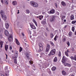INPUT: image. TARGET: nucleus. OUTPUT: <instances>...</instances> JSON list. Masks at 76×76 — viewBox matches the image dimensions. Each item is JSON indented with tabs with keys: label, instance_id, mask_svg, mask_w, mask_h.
Masks as SVG:
<instances>
[{
	"label": "nucleus",
	"instance_id": "nucleus-20",
	"mask_svg": "<svg viewBox=\"0 0 76 76\" xmlns=\"http://www.w3.org/2000/svg\"><path fill=\"white\" fill-rule=\"evenodd\" d=\"M62 4L63 5V6H66V3L63 1L62 2Z\"/></svg>",
	"mask_w": 76,
	"mask_h": 76
},
{
	"label": "nucleus",
	"instance_id": "nucleus-56",
	"mask_svg": "<svg viewBox=\"0 0 76 76\" xmlns=\"http://www.w3.org/2000/svg\"><path fill=\"white\" fill-rule=\"evenodd\" d=\"M67 26L66 25V26H65L64 27V28H67Z\"/></svg>",
	"mask_w": 76,
	"mask_h": 76
},
{
	"label": "nucleus",
	"instance_id": "nucleus-50",
	"mask_svg": "<svg viewBox=\"0 0 76 76\" xmlns=\"http://www.w3.org/2000/svg\"><path fill=\"white\" fill-rule=\"evenodd\" d=\"M66 52H67V53H70V51H69V49H67Z\"/></svg>",
	"mask_w": 76,
	"mask_h": 76
},
{
	"label": "nucleus",
	"instance_id": "nucleus-53",
	"mask_svg": "<svg viewBox=\"0 0 76 76\" xmlns=\"http://www.w3.org/2000/svg\"><path fill=\"white\" fill-rule=\"evenodd\" d=\"M39 17H40V18H43V16H39Z\"/></svg>",
	"mask_w": 76,
	"mask_h": 76
},
{
	"label": "nucleus",
	"instance_id": "nucleus-47",
	"mask_svg": "<svg viewBox=\"0 0 76 76\" xmlns=\"http://www.w3.org/2000/svg\"><path fill=\"white\" fill-rule=\"evenodd\" d=\"M2 28H1V27H0V33L1 32V31H2Z\"/></svg>",
	"mask_w": 76,
	"mask_h": 76
},
{
	"label": "nucleus",
	"instance_id": "nucleus-16",
	"mask_svg": "<svg viewBox=\"0 0 76 76\" xmlns=\"http://www.w3.org/2000/svg\"><path fill=\"white\" fill-rule=\"evenodd\" d=\"M62 39L63 42H65L66 41V37L64 36H63L62 37Z\"/></svg>",
	"mask_w": 76,
	"mask_h": 76
},
{
	"label": "nucleus",
	"instance_id": "nucleus-37",
	"mask_svg": "<svg viewBox=\"0 0 76 76\" xmlns=\"http://www.w3.org/2000/svg\"><path fill=\"white\" fill-rule=\"evenodd\" d=\"M50 43L51 44V45H53V46H54V44L53 42L50 41Z\"/></svg>",
	"mask_w": 76,
	"mask_h": 76
},
{
	"label": "nucleus",
	"instance_id": "nucleus-51",
	"mask_svg": "<svg viewBox=\"0 0 76 76\" xmlns=\"http://www.w3.org/2000/svg\"><path fill=\"white\" fill-rule=\"evenodd\" d=\"M21 34L22 35L23 37H24V36H25V34L23 33H22Z\"/></svg>",
	"mask_w": 76,
	"mask_h": 76
},
{
	"label": "nucleus",
	"instance_id": "nucleus-46",
	"mask_svg": "<svg viewBox=\"0 0 76 76\" xmlns=\"http://www.w3.org/2000/svg\"><path fill=\"white\" fill-rule=\"evenodd\" d=\"M70 58L72 60H74V57L73 56H71L70 57Z\"/></svg>",
	"mask_w": 76,
	"mask_h": 76
},
{
	"label": "nucleus",
	"instance_id": "nucleus-10",
	"mask_svg": "<svg viewBox=\"0 0 76 76\" xmlns=\"http://www.w3.org/2000/svg\"><path fill=\"white\" fill-rule=\"evenodd\" d=\"M30 26L32 29H36V27L35 26L34 24L33 23H30Z\"/></svg>",
	"mask_w": 76,
	"mask_h": 76
},
{
	"label": "nucleus",
	"instance_id": "nucleus-11",
	"mask_svg": "<svg viewBox=\"0 0 76 76\" xmlns=\"http://www.w3.org/2000/svg\"><path fill=\"white\" fill-rule=\"evenodd\" d=\"M5 34L6 36H9V32L7 30H5Z\"/></svg>",
	"mask_w": 76,
	"mask_h": 76
},
{
	"label": "nucleus",
	"instance_id": "nucleus-19",
	"mask_svg": "<svg viewBox=\"0 0 76 76\" xmlns=\"http://www.w3.org/2000/svg\"><path fill=\"white\" fill-rule=\"evenodd\" d=\"M26 56L28 59V60L29 59V55L28 54V53H26Z\"/></svg>",
	"mask_w": 76,
	"mask_h": 76
},
{
	"label": "nucleus",
	"instance_id": "nucleus-23",
	"mask_svg": "<svg viewBox=\"0 0 76 76\" xmlns=\"http://www.w3.org/2000/svg\"><path fill=\"white\" fill-rule=\"evenodd\" d=\"M41 23L43 25H45V24H46V21H43L41 22Z\"/></svg>",
	"mask_w": 76,
	"mask_h": 76
},
{
	"label": "nucleus",
	"instance_id": "nucleus-7",
	"mask_svg": "<svg viewBox=\"0 0 76 76\" xmlns=\"http://www.w3.org/2000/svg\"><path fill=\"white\" fill-rule=\"evenodd\" d=\"M8 40L10 42H12L13 41V37H12V34H10L9 38L8 39Z\"/></svg>",
	"mask_w": 76,
	"mask_h": 76
},
{
	"label": "nucleus",
	"instance_id": "nucleus-54",
	"mask_svg": "<svg viewBox=\"0 0 76 76\" xmlns=\"http://www.w3.org/2000/svg\"><path fill=\"white\" fill-rule=\"evenodd\" d=\"M1 2L2 3H3V0H1Z\"/></svg>",
	"mask_w": 76,
	"mask_h": 76
},
{
	"label": "nucleus",
	"instance_id": "nucleus-35",
	"mask_svg": "<svg viewBox=\"0 0 76 76\" xmlns=\"http://www.w3.org/2000/svg\"><path fill=\"white\" fill-rule=\"evenodd\" d=\"M25 45L26 48H27V47H28V46H29V45H28V44H27L26 43H25Z\"/></svg>",
	"mask_w": 76,
	"mask_h": 76
},
{
	"label": "nucleus",
	"instance_id": "nucleus-59",
	"mask_svg": "<svg viewBox=\"0 0 76 76\" xmlns=\"http://www.w3.org/2000/svg\"><path fill=\"white\" fill-rule=\"evenodd\" d=\"M19 10H18V12H17V14H19Z\"/></svg>",
	"mask_w": 76,
	"mask_h": 76
},
{
	"label": "nucleus",
	"instance_id": "nucleus-60",
	"mask_svg": "<svg viewBox=\"0 0 76 76\" xmlns=\"http://www.w3.org/2000/svg\"><path fill=\"white\" fill-rule=\"evenodd\" d=\"M45 34L46 35V37H47V33H45Z\"/></svg>",
	"mask_w": 76,
	"mask_h": 76
},
{
	"label": "nucleus",
	"instance_id": "nucleus-31",
	"mask_svg": "<svg viewBox=\"0 0 76 76\" xmlns=\"http://www.w3.org/2000/svg\"><path fill=\"white\" fill-rule=\"evenodd\" d=\"M29 63L30 64H33V61H32V60H31L29 61Z\"/></svg>",
	"mask_w": 76,
	"mask_h": 76
},
{
	"label": "nucleus",
	"instance_id": "nucleus-36",
	"mask_svg": "<svg viewBox=\"0 0 76 76\" xmlns=\"http://www.w3.org/2000/svg\"><path fill=\"white\" fill-rule=\"evenodd\" d=\"M22 51V48L21 47H20L19 51L20 52H21Z\"/></svg>",
	"mask_w": 76,
	"mask_h": 76
},
{
	"label": "nucleus",
	"instance_id": "nucleus-52",
	"mask_svg": "<svg viewBox=\"0 0 76 76\" xmlns=\"http://www.w3.org/2000/svg\"><path fill=\"white\" fill-rule=\"evenodd\" d=\"M12 46H10V50H12Z\"/></svg>",
	"mask_w": 76,
	"mask_h": 76
},
{
	"label": "nucleus",
	"instance_id": "nucleus-13",
	"mask_svg": "<svg viewBox=\"0 0 76 76\" xmlns=\"http://www.w3.org/2000/svg\"><path fill=\"white\" fill-rule=\"evenodd\" d=\"M5 27L7 29L9 28V24L7 23H6L5 24Z\"/></svg>",
	"mask_w": 76,
	"mask_h": 76
},
{
	"label": "nucleus",
	"instance_id": "nucleus-14",
	"mask_svg": "<svg viewBox=\"0 0 76 76\" xmlns=\"http://www.w3.org/2000/svg\"><path fill=\"white\" fill-rule=\"evenodd\" d=\"M15 39L16 41V42L17 44V45H20V43H19V41H18V39Z\"/></svg>",
	"mask_w": 76,
	"mask_h": 76
},
{
	"label": "nucleus",
	"instance_id": "nucleus-32",
	"mask_svg": "<svg viewBox=\"0 0 76 76\" xmlns=\"http://www.w3.org/2000/svg\"><path fill=\"white\" fill-rule=\"evenodd\" d=\"M66 43L67 45H68V47H69L70 46V42H67Z\"/></svg>",
	"mask_w": 76,
	"mask_h": 76
},
{
	"label": "nucleus",
	"instance_id": "nucleus-5",
	"mask_svg": "<svg viewBox=\"0 0 76 76\" xmlns=\"http://www.w3.org/2000/svg\"><path fill=\"white\" fill-rule=\"evenodd\" d=\"M31 4L34 6V7H37L38 6V4L37 3L35 2L34 1H31L30 3Z\"/></svg>",
	"mask_w": 76,
	"mask_h": 76
},
{
	"label": "nucleus",
	"instance_id": "nucleus-21",
	"mask_svg": "<svg viewBox=\"0 0 76 76\" xmlns=\"http://www.w3.org/2000/svg\"><path fill=\"white\" fill-rule=\"evenodd\" d=\"M62 75L64 76H65L66 75V72L64 71H62Z\"/></svg>",
	"mask_w": 76,
	"mask_h": 76
},
{
	"label": "nucleus",
	"instance_id": "nucleus-41",
	"mask_svg": "<svg viewBox=\"0 0 76 76\" xmlns=\"http://www.w3.org/2000/svg\"><path fill=\"white\" fill-rule=\"evenodd\" d=\"M61 52H60V51H59L58 54L59 57H60V56H61Z\"/></svg>",
	"mask_w": 76,
	"mask_h": 76
},
{
	"label": "nucleus",
	"instance_id": "nucleus-4",
	"mask_svg": "<svg viewBox=\"0 0 76 76\" xmlns=\"http://www.w3.org/2000/svg\"><path fill=\"white\" fill-rule=\"evenodd\" d=\"M50 45L49 44H48L47 45L46 48L45 50V53L46 54H48V52H49V50H50Z\"/></svg>",
	"mask_w": 76,
	"mask_h": 76
},
{
	"label": "nucleus",
	"instance_id": "nucleus-9",
	"mask_svg": "<svg viewBox=\"0 0 76 76\" xmlns=\"http://www.w3.org/2000/svg\"><path fill=\"white\" fill-rule=\"evenodd\" d=\"M7 69H8V67L6 66L5 68V72H6V76L7 75V74L9 73V70H7Z\"/></svg>",
	"mask_w": 76,
	"mask_h": 76
},
{
	"label": "nucleus",
	"instance_id": "nucleus-38",
	"mask_svg": "<svg viewBox=\"0 0 76 76\" xmlns=\"http://www.w3.org/2000/svg\"><path fill=\"white\" fill-rule=\"evenodd\" d=\"M72 30L73 32H74L75 31V27H73L72 28Z\"/></svg>",
	"mask_w": 76,
	"mask_h": 76
},
{
	"label": "nucleus",
	"instance_id": "nucleus-34",
	"mask_svg": "<svg viewBox=\"0 0 76 76\" xmlns=\"http://www.w3.org/2000/svg\"><path fill=\"white\" fill-rule=\"evenodd\" d=\"M76 22V21H72L71 23L72 24H75V23Z\"/></svg>",
	"mask_w": 76,
	"mask_h": 76
},
{
	"label": "nucleus",
	"instance_id": "nucleus-48",
	"mask_svg": "<svg viewBox=\"0 0 76 76\" xmlns=\"http://www.w3.org/2000/svg\"><path fill=\"white\" fill-rule=\"evenodd\" d=\"M42 14H43V15H45V14H46V13H45V12H42Z\"/></svg>",
	"mask_w": 76,
	"mask_h": 76
},
{
	"label": "nucleus",
	"instance_id": "nucleus-64",
	"mask_svg": "<svg viewBox=\"0 0 76 76\" xmlns=\"http://www.w3.org/2000/svg\"><path fill=\"white\" fill-rule=\"evenodd\" d=\"M70 76H74V75H71Z\"/></svg>",
	"mask_w": 76,
	"mask_h": 76
},
{
	"label": "nucleus",
	"instance_id": "nucleus-6",
	"mask_svg": "<svg viewBox=\"0 0 76 76\" xmlns=\"http://www.w3.org/2000/svg\"><path fill=\"white\" fill-rule=\"evenodd\" d=\"M56 53V49H54L50 51V53L48 54L49 56H51V55H54Z\"/></svg>",
	"mask_w": 76,
	"mask_h": 76
},
{
	"label": "nucleus",
	"instance_id": "nucleus-40",
	"mask_svg": "<svg viewBox=\"0 0 76 76\" xmlns=\"http://www.w3.org/2000/svg\"><path fill=\"white\" fill-rule=\"evenodd\" d=\"M53 33H51L50 34V37H51V38H53Z\"/></svg>",
	"mask_w": 76,
	"mask_h": 76
},
{
	"label": "nucleus",
	"instance_id": "nucleus-57",
	"mask_svg": "<svg viewBox=\"0 0 76 76\" xmlns=\"http://www.w3.org/2000/svg\"><path fill=\"white\" fill-rule=\"evenodd\" d=\"M1 76H5L4 75H3V74H1Z\"/></svg>",
	"mask_w": 76,
	"mask_h": 76
},
{
	"label": "nucleus",
	"instance_id": "nucleus-26",
	"mask_svg": "<svg viewBox=\"0 0 76 76\" xmlns=\"http://www.w3.org/2000/svg\"><path fill=\"white\" fill-rule=\"evenodd\" d=\"M52 70L53 71H55V70H56V67H53L52 68Z\"/></svg>",
	"mask_w": 76,
	"mask_h": 76
},
{
	"label": "nucleus",
	"instance_id": "nucleus-58",
	"mask_svg": "<svg viewBox=\"0 0 76 76\" xmlns=\"http://www.w3.org/2000/svg\"><path fill=\"white\" fill-rule=\"evenodd\" d=\"M39 19H40V20H41V19H42V18H41L40 17H39Z\"/></svg>",
	"mask_w": 76,
	"mask_h": 76
},
{
	"label": "nucleus",
	"instance_id": "nucleus-33",
	"mask_svg": "<svg viewBox=\"0 0 76 76\" xmlns=\"http://www.w3.org/2000/svg\"><path fill=\"white\" fill-rule=\"evenodd\" d=\"M15 54H17L16 56H17V57H18V52L17 51H15Z\"/></svg>",
	"mask_w": 76,
	"mask_h": 76
},
{
	"label": "nucleus",
	"instance_id": "nucleus-39",
	"mask_svg": "<svg viewBox=\"0 0 76 76\" xmlns=\"http://www.w3.org/2000/svg\"><path fill=\"white\" fill-rule=\"evenodd\" d=\"M69 36H72V32H69Z\"/></svg>",
	"mask_w": 76,
	"mask_h": 76
},
{
	"label": "nucleus",
	"instance_id": "nucleus-55",
	"mask_svg": "<svg viewBox=\"0 0 76 76\" xmlns=\"http://www.w3.org/2000/svg\"><path fill=\"white\" fill-rule=\"evenodd\" d=\"M5 54L6 55V59H7V55L6 54Z\"/></svg>",
	"mask_w": 76,
	"mask_h": 76
},
{
	"label": "nucleus",
	"instance_id": "nucleus-49",
	"mask_svg": "<svg viewBox=\"0 0 76 76\" xmlns=\"http://www.w3.org/2000/svg\"><path fill=\"white\" fill-rule=\"evenodd\" d=\"M55 6H56V8H57V3H55Z\"/></svg>",
	"mask_w": 76,
	"mask_h": 76
},
{
	"label": "nucleus",
	"instance_id": "nucleus-8",
	"mask_svg": "<svg viewBox=\"0 0 76 76\" xmlns=\"http://www.w3.org/2000/svg\"><path fill=\"white\" fill-rule=\"evenodd\" d=\"M50 20L51 22H53L54 21V20H55V17L54 16L52 15L51 16H50Z\"/></svg>",
	"mask_w": 76,
	"mask_h": 76
},
{
	"label": "nucleus",
	"instance_id": "nucleus-22",
	"mask_svg": "<svg viewBox=\"0 0 76 76\" xmlns=\"http://www.w3.org/2000/svg\"><path fill=\"white\" fill-rule=\"evenodd\" d=\"M5 48L6 51H7V49H8V45H6L5 46Z\"/></svg>",
	"mask_w": 76,
	"mask_h": 76
},
{
	"label": "nucleus",
	"instance_id": "nucleus-18",
	"mask_svg": "<svg viewBox=\"0 0 76 76\" xmlns=\"http://www.w3.org/2000/svg\"><path fill=\"white\" fill-rule=\"evenodd\" d=\"M0 44L1 45V48H3V42L1 41L0 42Z\"/></svg>",
	"mask_w": 76,
	"mask_h": 76
},
{
	"label": "nucleus",
	"instance_id": "nucleus-28",
	"mask_svg": "<svg viewBox=\"0 0 76 76\" xmlns=\"http://www.w3.org/2000/svg\"><path fill=\"white\" fill-rule=\"evenodd\" d=\"M4 2L5 4H9V2H8V1H7V0L4 1Z\"/></svg>",
	"mask_w": 76,
	"mask_h": 76
},
{
	"label": "nucleus",
	"instance_id": "nucleus-30",
	"mask_svg": "<svg viewBox=\"0 0 76 76\" xmlns=\"http://www.w3.org/2000/svg\"><path fill=\"white\" fill-rule=\"evenodd\" d=\"M65 54L67 57H69V54H68V52H65Z\"/></svg>",
	"mask_w": 76,
	"mask_h": 76
},
{
	"label": "nucleus",
	"instance_id": "nucleus-24",
	"mask_svg": "<svg viewBox=\"0 0 76 76\" xmlns=\"http://www.w3.org/2000/svg\"><path fill=\"white\" fill-rule=\"evenodd\" d=\"M26 13L27 14H29V13H30V11L29 10H26Z\"/></svg>",
	"mask_w": 76,
	"mask_h": 76
},
{
	"label": "nucleus",
	"instance_id": "nucleus-17",
	"mask_svg": "<svg viewBox=\"0 0 76 76\" xmlns=\"http://www.w3.org/2000/svg\"><path fill=\"white\" fill-rule=\"evenodd\" d=\"M70 18V20H74V19H75V18L74 17V15H72L71 16Z\"/></svg>",
	"mask_w": 76,
	"mask_h": 76
},
{
	"label": "nucleus",
	"instance_id": "nucleus-25",
	"mask_svg": "<svg viewBox=\"0 0 76 76\" xmlns=\"http://www.w3.org/2000/svg\"><path fill=\"white\" fill-rule=\"evenodd\" d=\"M50 13H54V10H52L51 11H50Z\"/></svg>",
	"mask_w": 76,
	"mask_h": 76
},
{
	"label": "nucleus",
	"instance_id": "nucleus-45",
	"mask_svg": "<svg viewBox=\"0 0 76 76\" xmlns=\"http://www.w3.org/2000/svg\"><path fill=\"white\" fill-rule=\"evenodd\" d=\"M14 63L15 64H16V63H17V61H16V59H15V60H14Z\"/></svg>",
	"mask_w": 76,
	"mask_h": 76
},
{
	"label": "nucleus",
	"instance_id": "nucleus-27",
	"mask_svg": "<svg viewBox=\"0 0 76 76\" xmlns=\"http://www.w3.org/2000/svg\"><path fill=\"white\" fill-rule=\"evenodd\" d=\"M33 22L36 25V26H37V22H36V21H35V20H33Z\"/></svg>",
	"mask_w": 76,
	"mask_h": 76
},
{
	"label": "nucleus",
	"instance_id": "nucleus-62",
	"mask_svg": "<svg viewBox=\"0 0 76 76\" xmlns=\"http://www.w3.org/2000/svg\"><path fill=\"white\" fill-rule=\"evenodd\" d=\"M30 67L29 66H27V67L28 68H29Z\"/></svg>",
	"mask_w": 76,
	"mask_h": 76
},
{
	"label": "nucleus",
	"instance_id": "nucleus-43",
	"mask_svg": "<svg viewBox=\"0 0 76 76\" xmlns=\"http://www.w3.org/2000/svg\"><path fill=\"white\" fill-rule=\"evenodd\" d=\"M74 60H75L76 61V55H75L74 56Z\"/></svg>",
	"mask_w": 76,
	"mask_h": 76
},
{
	"label": "nucleus",
	"instance_id": "nucleus-12",
	"mask_svg": "<svg viewBox=\"0 0 76 76\" xmlns=\"http://www.w3.org/2000/svg\"><path fill=\"white\" fill-rule=\"evenodd\" d=\"M17 1H13L12 2V4L14 6H16L17 4Z\"/></svg>",
	"mask_w": 76,
	"mask_h": 76
},
{
	"label": "nucleus",
	"instance_id": "nucleus-29",
	"mask_svg": "<svg viewBox=\"0 0 76 76\" xmlns=\"http://www.w3.org/2000/svg\"><path fill=\"white\" fill-rule=\"evenodd\" d=\"M57 61V57H56L54 59V62H56Z\"/></svg>",
	"mask_w": 76,
	"mask_h": 76
},
{
	"label": "nucleus",
	"instance_id": "nucleus-3",
	"mask_svg": "<svg viewBox=\"0 0 76 76\" xmlns=\"http://www.w3.org/2000/svg\"><path fill=\"white\" fill-rule=\"evenodd\" d=\"M39 50H38V49H37L36 50V51L37 52H41V51L43 50V46H42V45L41 43H39Z\"/></svg>",
	"mask_w": 76,
	"mask_h": 76
},
{
	"label": "nucleus",
	"instance_id": "nucleus-1",
	"mask_svg": "<svg viewBox=\"0 0 76 76\" xmlns=\"http://www.w3.org/2000/svg\"><path fill=\"white\" fill-rule=\"evenodd\" d=\"M64 56H63L62 59V63H63L64 66H66V67H71V66H72V64L66 62L65 61H64Z\"/></svg>",
	"mask_w": 76,
	"mask_h": 76
},
{
	"label": "nucleus",
	"instance_id": "nucleus-61",
	"mask_svg": "<svg viewBox=\"0 0 76 76\" xmlns=\"http://www.w3.org/2000/svg\"><path fill=\"white\" fill-rule=\"evenodd\" d=\"M64 22H66V20H64Z\"/></svg>",
	"mask_w": 76,
	"mask_h": 76
},
{
	"label": "nucleus",
	"instance_id": "nucleus-44",
	"mask_svg": "<svg viewBox=\"0 0 76 76\" xmlns=\"http://www.w3.org/2000/svg\"><path fill=\"white\" fill-rule=\"evenodd\" d=\"M57 37L56 36L54 38V40L55 41H56L57 40Z\"/></svg>",
	"mask_w": 76,
	"mask_h": 76
},
{
	"label": "nucleus",
	"instance_id": "nucleus-42",
	"mask_svg": "<svg viewBox=\"0 0 76 76\" xmlns=\"http://www.w3.org/2000/svg\"><path fill=\"white\" fill-rule=\"evenodd\" d=\"M49 16V15H47V14H45V17L46 18H48Z\"/></svg>",
	"mask_w": 76,
	"mask_h": 76
},
{
	"label": "nucleus",
	"instance_id": "nucleus-2",
	"mask_svg": "<svg viewBox=\"0 0 76 76\" xmlns=\"http://www.w3.org/2000/svg\"><path fill=\"white\" fill-rule=\"evenodd\" d=\"M0 14L1 15L2 18H3L4 20H6L7 19V17L6 15H4V13L3 10H1L0 12Z\"/></svg>",
	"mask_w": 76,
	"mask_h": 76
},
{
	"label": "nucleus",
	"instance_id": "nucleus-15",
	"mask_svg": "<svg viewBox=\"0 0 76 76\" xmlns=\"http://www.w3.org/2000/svg\"><path fill=\"white\" fill-rule=\"evenodd\" d=\"M60 17L62 20H63V19H64L65 18H66V16H63L61 15Z\"/></svg>",
	"mask_w": 76,
	"mask_h": 76
},
{
	"label": "nucleus",
	"instance_id": "nucleus-63",
	"mask_svg": "<svg viewBox=\"0 0 76 76\" xmlns=\"http://www.w3.org/2000/svg\"><path fill=\"white\" fill-rule=\"evenodd\" d=\"M30 38H32V36H30Z\"/></svg>",
	"mask_w": 76,
	"mask_h": 76
}]
</instances>
